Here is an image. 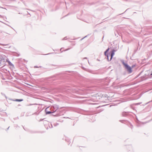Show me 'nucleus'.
<instances>
[{"label": "nucleus", "instance_id": "f257e3e1", "mask_svg": "<svg viewBox=\"0 0 152 152\" xmlns=\"http://www.w3.org/2000/svg\"><path fill=\"white\" fill-rule=\"evenodd\" d=\"M51 108H54V111L53 112H52L51 111H48V108L47 107L45 109V112L47 114H50L52 113L55 112L58 108V107L57 105H54L53 107H51Z\"/></svg>", "mask_w": 152, "mask_h": 152}, {"label": "nucleus", "instance_id": "f03ea898", "mask_svg": "<svg viewBox=\"0 0 152 152\" xmlns=\"http://www.w3.org/2000/svg\"><path fill=\"white\" fill-rule=\"evenodd\" d=\"M109 48H108L104 52V54L105 55L107 56V57H108L109 55H110V57H113V56L114 55L115 52V50H113L112 51L110 52V53L108 54V53L109 51Z\"/></svg>", "mask_w": 152, "mask_h": 152}, {"label": "nucleus", "instance_id": "7ed1b4c3", "mask_svg": "<svg viewBox=\"0 0 152 152\" xmlns=\"http://www.w3.org/2000/svg\"><path fill=\"white\" fill-rule=\"evenodd\" d=\"M121 62L126 68L130 73L132 72V69L131 67L129 66L127 63H125L123 60H121Z\"/></svg>", "mask_w": 152, "mask_h": 152}, {"label": "nucleus", "instance_id": "20e7f679", "mask_svg": "<svg viewBox=\"0 0 152 152\" xmlns=\"http://www.w3.org/2000/svg\"><path fill=\"white\" fill-rule=\"evenodd\" d=\"M10 100L13 101H15L17 102H21L23 100V99H10Z\"/></svg>", "mask_w": 152, "mask_h": 152}, {"label": "nucleus", "instance_id": "39448f33", "mask_svg": "<svg viewBox=\"0 0 152 152\" xmlns=\"http://www.w3.org/2000/svg\"><path fill=\"white\" fill-rule=\"evenodd\" d=\"M14 68V65L10 62V69H11L12 70H13Z\"/></svg>", "mask_w": 152, "mask_h": 152}, {"label": "nucleus", "instance_id": "423d86ee", "mask_svg": "<svg viewBox=\"0 0 152 152\" xmlns=\"http://www.w3.org/2000/svg\"><path fill=\"white\" fill-rule=\"evenodd\" d=\"M0 114L1 115L5 116L6 115V113L5 112H1Z\"/></svg>", "mask_w": 152, "mask_h": 152}, {"label": "nucleus", "instance_id": "0eeeda50", "mask_svg": "<svg viewBox=\"0 0 152 152\" xmlns=\"http://www.w3.org/2000/svg\"><path fill=\"white\" fill-rule=\"evenodd\" d=\"M9 83H10V82L9 81H6L4 83V85H8Z\"/></svg>", "mask_w": 152, "mask_h": 152}, {"label": "nucleus", "instance_id": "6e6552de", "mask_svg": "<svg viewBox=\"0 0 152 152\" xmlns=\"http://www.w3.org/2000/svg\"><path fill=\"white\" fill-rule=\"evenodd\" d=\"M113 58H106L109 61H110Z\"/></svg>", "mask_w": 152, "mask_h": 152}, {"label": "nucleus", "instance_id": "1a4fd4ad", "mask_svg": "<svg viewBox=\"0 0 152 152\" xmlns=\"http://www.w3.org/2000/svg\"><path fill=\"white\" fill-rule=\"evenodd\" d=\"M42 67V66H34V68H41Z\"/></svg>", "mask_w": 152, "mask_h": 152}, {"label": "nucleus", "instance_id": "9d476101", "mask_svg": "<svg viewBox=\"0 0 152 152\" xmlns=\"http://www.w3.org/2000/svg\"><path fill=\"white\" fill-rule=\"evenodd\" d=\"M16 55H15L16 56H19L20 55L19 54L17 53H15Z\"/></svg>", "mask_w": 152, "mask_h": 152}, {"label": "nucleus", "instance_id": "9b49d317", "mask_svg": "<svg viewBox=\"0 0 152 152\" xmlns=\"http://www.w3.org/2000/svg\"><path fill=\"white\" fill-rule=\"evenodd\" d=\"M8 64H10V61H8V60H7Z\"/></svg>", "mask_w": 152, "mask_h": 152}, {"label": "nucleus", "instance_id": "f8f14e48", "mask_svg": "<svg viewBox=\"0 0 152 152\" xmlns=\"http://www.w3.org/2000/svg\"><path fill=\"white\" fill-rule=\"evenodd\" d=\"M66 39V37H64L63 39V40Z\"/></svg>", "mask_w": 152, "mask_h": 152}, {"label": "nucleus", "instance_id": "ddd939ff", "mask_svg": "<svg viewBox=\"0 0 152 152\" xmlns=\"http://www.w3.org/2000/svg\"><path fill=\"white\" fill-rule=\"evenodd\" d=\"M150 75H151V76H152V72H151V74Z\"/></svg>", "mask_w": 152, "mask_h": 152}, {"label": "nucleus", "instance_id": "4468645a", "mask_svg": "<svg viewBox=\"0 0 152 152\" xmlns=\"http://www.w3.org/2000/svg\"><path fill=\"white\" fill-rule=\"evenodd\" d=\"M9 128H10V126L8 127V128L7 129H8Z\"/></svg>", "mask_w": 152, "mask_h": 152}, {"label": "nucleus", "instance_id": "2eb2a0df", "mask_svg": "<svg viewBox=\"0 0 152 152\" xmlns=\"http://www.w3.org/2000/svg\"><path fill=\"white\" fill-rule=\"evenodd\" d=\"M123 120H122L121 121V122H123Z\"/></svg>", "mask_w": 152, "mask_h": 152}, {"label": "nucleus", "instance_id": "dca6fc26", "mask_svg": "<svg viewBox=\"0 0 152 152\" xmlns=\"http://www.w3.org/2000/svg\"><path fill=\"white\" fill-rule=\"evenodd\" d=\"M97 60L99 61V60L98 59H97Z\"/></svg>", "mask_w": 152, "mask_h": 152}, {"label": "nucleus", "instance_id": "f3484780", "mask_svg": "<svg viewBox=\"0 0 152 152\" xmlns=\"http://www.w3.org/2000/svg\"><path fill=\"white\" fill-rule=\"evenodd\" d=\"M112 106V105H110V107H111Z\"/></svg>", "mask_w": 152, "mask_h": 152}, {"label": "nucleus", "instance_id": "a211bd4d", "mask_svg": "<svg viewBox=\"0 0 152 152\" xmlns=\"http://www.w3.org/2000/svg\"><path fill=\"white\" fill-rule=\"evenodd\" d=\"M32 105V104H30L29 105Z\"/></svg>", "mask_w": 152, "mask_h": 152}, {"label": "nucleus", "instance_id": "6ab92c4d", "mask_svg": "<svg viewBox=\"0 0 152 152\" xmlns=\"http://www.w3.org/2000/svg\"><path fill=\"white\" fill-rule=\"evenodd\" d=\"M6 98H7L6 96H5Z\"/></svg>", "mask_w": 152, "mask_h": 152}]
</instances>
